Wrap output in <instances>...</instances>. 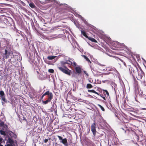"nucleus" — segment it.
<instances>
[{"mask_svg":"<svg viewBox=\"0 0 146 146\" xmlns=\"http://www.w3.org/2000/svg\"><path fill=\"white\" fill-rule=\"evenodd\" d=\"M29 6L32 8H35V5L33 3H30L29 4Z\"/></svg>","mask_w":146,"mask_h":146,"instance_id":"obj_19","label":"nucleus"},{"mask_svg":"<svg viewBox=\"0 0 146 146\" xmlns=\"http://www.w3.org/2000/svg\"><path fill=\"white\" fill-rule=\"evenodd\" d=\"M52 93L50 92L49 91H48L45 92L42 96L41 99H42L43 98L44 96L46 95H48V96H49L50 94H51Z\"/></svg>","mask_w":146,"mask_h":146,"instance_id":"obj_10","label":"nucleus"},{"mask_svg":"<svg viewBox=\"0 0 146 146\" xmlns=\"http://www.w3.org/2000/svg\"><path fill=\"white\" fill-rule=\"evenodd\" d=\"M5 146H12V145L8 144H7V145H5Z\"/></svg>","mask_w":146,"mask_h":146,"instance_id":"obj_31","label":"nucleus"},{"mask_svg":"<svg viewBox=\"0 0 146 146\" xmlns=\"http://www.w3.org/2000/svg\"><path fill=\"white\" fill-rule=\"evenodd\" d=\"M81 34L85 36L86 38H88V36L87 35L86 33L84 31H81Z\"/></svg>","mask_w":146,"mask_h":146,"instance_id":"obj_13","label":"nucleus"},{"mask_svg":"<svg viewBox=\"0 0 146 146\" xmlns=\"http://www.w3.org/2000/svg\"><path fill=\"white\" fill-rule=\"evenodd\" d=\"M93 87V86L91 84H87L86 87L87 89H90L92 88Z\"/></svg>","mask_w":146,"mask_h":146,"instance_id":"obj_16","label":"nucleus"},{"mask_svg":"<svg viewBox=\"0 0 146 146\" xmlns=\"http://www.w3.org/2000/svg\"><path fill=\"white\" fill-rule=\"evenodd\" d=\"M87 38L92 42L96 43L97 42V41L95 39L93 38L88 36Z\"/></svg>","mask_w":146,"mask_h":146,"instance_id":"obj_12","label":"nucleus"},{"mask_svg":"<svg viewBox=\"0 0 146 146\" xmlns=\"http://www.w3.org/2000/svg\"><path fill=\"white\" fill-rule=\"evenodd\" d=\"M75 70L76 72L79 74H81L82 72L81 68L80 66L76 67L75 68Z\"/></svg>","mask_w":146,"mask_h":146,"instance_id":"obj_9","label":"nucleus"},{"mask_svg":"<svg viewBox=\"0 0 146 146\" xmlns=\"http://www.w3.org/2000/svg\"><path fill=\"white\" fill-rule=\"evenodd\" d=\"M8 142L11 144H13L14 143L13 139L10 137L8 138Z\"/></svg>","mask_w":146,"mask_h":146,"instance_id":"obj_21","label":"nucleus"},{"mask_svg":"<svg viewBox=\"0 0 146 146\" xmlns=\"http://www.w3.org/2000/svg\"><path fill=\"white\" fill-rule=\"evenodd\" d=\"M102 98L104 100H106V98H105V97H104V96H103L102 97V96H101Z\"/></svg>","mask_w":146,"mask_h":146,"instance_id":"obj_32","label":"nucleus"},{"mask_svg":"<svg viewBox=\"0 0 146 146\" xmlns=\"http://www.w3.org/2000/svg\"><path fill=\"white\" fill-rule=\"evenodd\" d=\"M69 61V60L60 61L58 64L57 68L60 71L63 73L70 76L71 71L67 68L68 66L70 67L69 66L70 64V62Z\"/></svg>","mask_w":146,"mask_h":146,"instance_id":"obj_1","label":"nucleus"},{"mask_svg":"<svg viewBox=\"0 0 146 146\" xmlns=\"http://www.w3.org/2000/svg\"><path fill=\"white\" fill-rule=\"evenodd\" d=\"M129 70L134 78H135V76L137 74L139 70H138L137 68L135 66H130L129 68Z\"/></svg>","mask_w":146,"mask_h":146,"instance_id":"obj_2","label":"nucleus"},{"mask_svg":"<svg viewBox=\"0 0 146 146\" xmlns=\"http://www.w3.org/2000/svg\"><path fill=\"white\" fill-rule=\"evenodd\" d=\"M88 92L93 93H95V94H97L99 95V94H98V93L96 92L94 90H88Z\"/></svg>","mask_w":146,"mask_h":146,"instance_id":"obj_14","label":"nucleus"},{"mask_svg":"<svg viewBox=\"0 0 146 146\" xmlns=\"http://www.w3.org/2000/svg\"><path fill=\"white\" fill-rule=\"evenodd\" d=\"M89 82L91 83H92L93 82V80H92V81H91V80H89Z\"/></svg>","mask_w":146,"mask_h":146,"instance_id":"obj_33","label":"nucleus"},{"mask_svg":"<svg viewBox=\"0 0 146 146\" xmlns=\"http://www.w3.org/2000/svg\"><path fill=\"white\" fill-rule=\"evenodd\" d=\"M0 27H2V28H5V27H4V26L1 27V26H0Z\"/></svg>","mask_w":146,"mask_h":146,"instance_id":"obj_35","label":"nucleus"},{"mask_svg":"<svg viewBox=\"0 0 146 146\" xmlns=\"http://www.w3.org/2000/svg\"><path fill=\"white\" fill-rule=\"evenodd\" d=\"M56 57V56H48L47 58L48 60H52L53 59Z\"/></svg>","mask_w":146,"mask_h":146,"instance_id":"obj_15","label":"nucleus"},{"mask_svg":"<svg viewBox=\"0 0 146 146\" xmlns=\"http://www.w3.org/2000/svg\"><path fill=\"white\" fill-rule=\"evenodd\" d=\"M0 95L1 96V97L5 96V93L3 91L1 90L0 91Z\"/></svg>","mask_w":146,"mask_h":146,"instance_id":"obj_24","label":"nucleus"},{"mask_svg":"<svg viewBox=\"0 0 146 146\" xmlns=\"http://www.w3.org/2000/svg\"><path fill=\"white\" fill-rule=\"evenodd\" d=\"M91 130L93 135L95 136L96 134V124L95 122L93 123L91 126Z\"/></svg>","mask_w":146,"mask_h":146,"instance_id":"obj_7","label":"nucleus"},{"mask_svg":"<svg viewBox=\"0 0 146 146\" xmlns=\"http://www.w3.org/2000/svg\"><path fill=\"white\" fill-rule=\"evenodd\" d=\"M57 123H58H58H56V122L55 123H54V125H56V124Z\"/></svg>","mask_w":146,"mask_h":146,"instance_id":"obj_34","label":"nucleus"},{"mask_svg":"<svg viewBox=\"0 0 146 146\" xmlns=\"http://www.w3.org/2000/svg\"><path fill=\"white\" fill-rule=\"evenodd\" d=\"M48 99H47L46 101H42L43 104H47L48 102H51V100L53 98V95L52 93L51 94H50V95L48 96Z\"/></svg>","mask_w":146,"mask_h":146,"instance_id":"obj_6","label":"nucleus"},{"mask_svg":"<svg viewBox=\"0 0 146 146\" xmlns=\"http://www.w3.org/2000/svg\"><path fill=\"white\" fill-rule=\"evenodd\" d=\"M135 76L138 80H141L142 78H144L145 74L141 69H140Z\"/></svg>","mask_w":146,"mask_h":146,"instance_id":"obj_3","label":"nucleus"},{"mask_svg":"<svg viewBox=\"0 0 146 146\" xmlns=\"http://www.w3.org/2000/svg\"><path fill=\"white\" fill-rule=\"evenodd\" d=\"M2 104H3V102H2Z\"/></svg>","mask_w":146,"mask_h":146,"instance_id":"obj_38","label":"nucleus"},{"mask_svg":"<svg viewBox=\"0 0 146 146\" xmlns=\"http://www.w3.org/2000/svg\"><path fill=\"white\" fill-rule=\"evenodd\" d=\"M57 136L59 140L60 141V143H62L65 146H68L67 140L66 138L62 139V137L59 135H57Z\"/></svg>","mask_w":146,"mask_h":146,"instance_id":"obj_5","label":"nucleus"},{"mask_svg":"<svg viewBox=\"0 0 146 146\" xmlns=\"http://www.w3.org/2000/svg\"><path fill=\"white\" fill-rule=\"evenodd\" d=\"M49 72L51 73H53L54 72V70L53 69H50L48 70Z\"/></svg>","mask_w":146,"mask_h":146,"instance_id":"obj_26","label":"nucleus"},{"mask_svg":"<svg viewBox=\"0 0 146 146\" xmlns=\"http://www.w3.org/2000/svg\"><path fill=\"white\" fill-rule=\"evenodd\" d=\"M95 76H98L102 75V74L100 72H97L96 73H94Z\"/></svg>","mask_w":146,"mask_h":146,"instance_id":"obj_17","label":"nucleus"},{"mask_svg":"<svg viewBox=\"0 0 146 146\" xmlns=\"http://www.w3.org/2000/svg\"><path fill=\"white\" fill-rule=\"evenodd\" d=\"M69 62H70V64L73 66L75 68L77 66V64L75 62H71L69 61Z\"/></svg>","mask_w":146,"mask_h":146,"instance_id":"obj_20","label":"nucleus"},{"mask_svg":"<svg viewBox=\"0 0 146 146\" xmlns=\"http://www.w3.org/2000/svg\"><path fill=\"white\" fill-rule=\"evenodd\" d=\"M4 122H1L0 123V125L1 126H3L4 125Z\"/></svg>","mask_w":146,"mask_h":146,"instance_id":"obj_28","label":"nucleus"},{"mask_svg":"<svg viewBox=\"0 0 146 146\" xmlns=\"http://www.w3.org/2000/svg\"><path fill=\"white\" fill-rule=\"evenodd\" d=\"M102 91H103V93L105 95V96L106 97V95L107 97H108L109 95V93L107 90H102Z\"/></svg>","mask_w":146,"mask_h":146,"instance_id":"obj_11","label":"nucleus"},{"mask_svg":"<svg viewBox=\"0 0 146 146\" xmlns=\"http://www.w3.org/2000/svg\"><path fill=\"white\" fill-rule=\"evenodd\" d=\"M145 85L146 86V85Z\"/></svg>","mask_w":146,"mask_h":146,"instance_id":"obj_40","label":"nucleus"},{"mask_svg":"<svg viewBox=\"0 0 146 146\" xmlns=\"http://www.w3.org/2000/svg\"><path fill=\"white\" fill-rule=\"evenodd\" d=\"M13 54V52L11 50L10 48H8L7 49L5 50V52L4 54L5 56L4 57V58H5V59H7L9 57V56H11Z\"/></svg>","mask_w":146,"mask_h":146,"instance_id":"obj_4","label":"nucleus"},{"mask_svg":"<svg viewBox=\"0 0 146 146\" xmlns=\"http://www.w3.org/2000/svg\"><path fill=\"white\" fill-rule=\"evenodd\" d=\"M0 133L2 135H3L4 136H5L6 135L5 132L4 131L2 130H0Z\"/></svg>","mask_w":146,"mask_h":146,"instance_id":"obj_22","label":"nucleus"},{"mask_svg":"<svg viewBox=\"0 0 146 146\" xmlns=\"http://www.w3.org/2000/svg\"><path fill=\"white\" fill-rule=\"evenodd\" d=\"M82 56L83 57H84V58L86 59V60L87 61H88V62L91 63V62L90 60V59L86 56L84 55Z\"/></svg>","mask_w":146,"mask_h":146,"instance_id":"obj_18","label":"nucleus"},{"mask_svg":"<svg viewBox=\"0 0 146 146\" xmlns=\"http://www.w3.org/2000/svg\"><path fill=\"white\" fill-rule=\"evenodd\" d=\"M124 65L125 66H126L125 63V62H124Z\"/></svg>","mask_w":146,"mask_h":146,"instance_id":"obj_36","label":"nucleus"},{"mask_svg":"<svg viewBox=\"0 0 146 146\" xmlns=\"http://www.w3.org/2000/svg\"><path fill=\"white\" fill-rule=\"evenodd\" d=\"M59 9L60 10H57V11H58V12H59L60 14H62V13H64L66 12L65 11H63L65 10V8H62L61 6H60L59 7Z\"/></svg>","mask_w":146,"mask_h":146,"instance_id":"obj_8","label":"nucleus"},{"mask_svg":"<svg viewBox=\"0 0 146 146\" xmlns=\"http://www.w3.org/2000/svg\"><path fill=\"white\" fill-rule=\"evenodd\" d=\"M4 25H5V23H3Z\"/></svg>","mask_w":146,"mask_h":146,"instance_id":"obj_39","label":"nucleus"},{"mask_svg":"<svg viewBox=\"0 0 146 146\" xmlns=\"http://www.w3.org/2000/svg\"><path fill=\"white\" fill-rule=\"evenodd\" d=\"M1 100L3 101L4 102V103H5L6 102V99L5 98V96L1 97Z\"/></svg>","mask_w":146,"mask_h":146,"instance_id":"obj_25","label":"nucleus"},{"mask_svg":"<svg viewBox=\"0 0 146 146\" xmlns=\"http://www.w3.org/2000/svg\"><path fill=\"white\" fill-rule=\"evenodd\" d=\"M98 106H99V107H100L101 108V109L102 111H105V110L104 108L100 104H98Z\"/></svg>","mask_w":146,"mask_h":146,"instance_id":"obj_23","label":"nucleus"},{"mask_svg":"<svg viewBox=\"0 0 146 146\" xmlns=\"http://www.w3.org/2000/svg\"><path fill=\"white\" fill-rule=\"evenodd\" d=\"M3 140V139L2 138H0V146H3V145L1 144V143Z\"/></svg>","mask_w":146,"mask_h":146,"instance_id":"obj_27","label":"nucleus"},{"mask_svg":"<svg viewBox=\"0 0 146 146\" xmlns=\"http://www.w3.org/2000/svg\"><path fill=\"white\" fill-rule=\"evenodd\" d=\"M84 73L87 76H88V74L86 72V71H84Z\"/></svg>","mask_w":146,"mask_h":146,"instance_id":"obj_30","label":"nucleus"},{"mask_svg":"<svg viewBox=\"0 0 146 146\" xmlns=\"http://www.w3.org/2000/svg\"><path fill=\"white\" fill-rule=\"evenodd\" d=\"M48 141V140L47 139H45L44 140V142L46 143Z\"/></svg>","mask_w":146,"mask_h":146,"instance_id":"obj_29","label":"nucleus"},{"mask_svg":"<svg viewBox=\"0 0 146 146\" xmlns=\"http://www.w3.org/2000/svg\"><path fill=\"white\" fill-rule=\"evenodd\" d=\"M106 74H109L110 73H106Z\"/></svg>","mask_w":146,"mask_h":146,"instance_id":"obj_37","label":"nucleus"}]
</instances>
